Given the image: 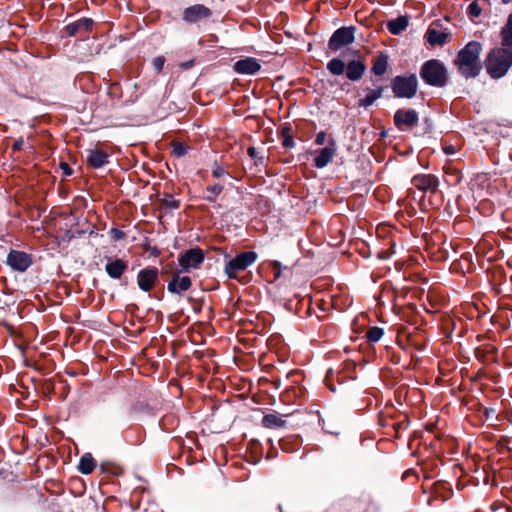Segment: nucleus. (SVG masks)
<instances>
[{
    "mask_svg": "<svg viewBox=\"0 0 512 512\" xmlns=\"http://www.w3.org/2000/svg\"><path fill=\"white\" fill-rule=\"evenodd\" d=\"M500 35L502 47L492 49L485 60L486 71L494 79L505 76L512 65V13L509 14Z\"/></svg>",
    "mask_w": 512,
    "mask_h": 512,
    "instance_id": "1",
    "label": "nucleus"
},
{
    "mask_svg": "<svg viewBox=\"0 0 512 512\" xmlns=\"http://www.w3.org/2000/svg\"><path fill=\"white\" fill-rule=\"evenodd\" d=\"M482 44L478 41L468 42L459 52L454 60L459 73L466 79L477 77L482 70L480 54Z\"/></svg>",
    "mask_w": 512,
    "mask_h": 512,
    "instance_id": "2",
    "label": "nucleus"
},
{
    "mask_svg": "<svg viewBox=\"0 0 512 512\" xmlns=\"http://www.w3.org/2000/svg\"><path fill=\"white\" fill-rule=\"evenodd\" d=\"M420 77L430 86L443 87L447 83V69L441 61L431 59L421 66Z\"/></svg>",
    "mask_w": 512,
    "mask_h": 512,
    "instance_id": "3",
    "label": "nucleus"
},
{
    "mask_svg": "<svg viewBox=\"0 0 512 512\" xmlns=\"http://www.w3.org/2000/svg\"><path fill=\"white\" fill-rule=\"evenodd\" d=\"M391 89L395 97L411 99L418 90V79L415 74L396 76L391 80Z\"/></svg>",
    "mask_w": 512,
    "mask_h": 512,
    "instance_id": "4",
    "label": "nucleus"
},
{
    "mask_svg": "<svg viewBox=\"0 0 512 512\" xmlns=\"http://www.w3.org/2000/svg\"><path fill=\"white\" fill-rule=\"evenodd\" d=\"M257 258L258 255L254 251L242 252L226 263L224 271L230 279H236L238 273L253 265Z\"/></svg>",
    "mask_w": 512,
    "mask_h": 512,
    "instance_id": "5",
    "label": "nucleus"
},
{
    "mask_svg": "<svg viewBox=\"0 0 512 512\" xmlns=\"http://www.w3.org/2000/svg\"><path fill=\"white\" fill-rule=\"evenodd\" d=\"M205 254L200 248H191L179 255L178 261L183 272L197 269L204 262Z\"/></svg>",
    "mask_w": 512,
    "mask_h": 512,
    "instance_id": "6",
    "label": "nucleus"
},
{
    "mask_svg": "<svg viewBox=\"0 0 512 512\" xmlns=\"http://www.w3.org/2000/svg\"><path fill=\"white\" fill-rule=\"evenodd\" d=\"M354 31L355 28L352 26L337 29L329 39L328 48L332 51H338L343 46L353 43L355 39Z\"/></svg>",
    "mask_w": 512,
    "mask_h": 512,
    "instance_id": "7",
    "label": "nucleus"
},
{
    "mask_svg": "<svg viewBox=\"0 0 512 512\" xmlns=\"http://www.w3.org/2000/svg\"><path fill=\"white\" fill-rule=\"evenodd\" d=\"M394 124L400 131L412 129L418 124L419 114L414 109H398L394 113Z\"/></svg>",
    "mask_w": 512,
    "mask_h": 512,
    "instance_id": "8",
    "label": "nucleus"
},
{
    "mask_svg": "<svg viewBox=\"0 0 512 512\" xmlns=\"http://www.w3.org/2000/svg\"><path fill=\"white\" fill-rule=\"evenodd\" d=\"M32 263L31 255L24 251L12 249L7 255V264L14 271L25 272Z\"/></svg>",
    "mask_w": 512,
    "mask_h": 512,
    "instance_id": "9",
    "label": "nucleus"
},
{
    "mask_svg": "<svg viewBox=\"0 0 512 512\" xmlns=\"http://www.w3.org/2000/svg\"><path fill=\"white\" fill-rule=\"evenodd\" d=\"M211 15L212 11L208 7L202 4H195L184 9L182 18L185 22L192 24L208 19Z\"/></svg>",
    "mask_w": 512,
    "mask_h": 512,
    "instance_id": "10",
    "label": "nucleus"
},
{
    "mask_svg": "<svg viewBox=\"0 0 512 512\" xmlns=\"http://www.w3.org/2000/svg\"><path fill=\"white\" fill-rule=\"evenodd\" d=\"M158 269L155 267L144 268L138 272L137 284L144 292L152 290L158 280Z\"/></svg>",
    "mask_w": 512,
    "mask_h": 512,
    "instance_id": "11",
    "label": "nucleus"
},
{
    "mask_svg": "<svg viewBox=\"0 0 512 512\" xmlns=\"http://www.w3.org/2000/svg\"><path fill=\"white\" fill-rule=\"evenodd\" d=\"M337 151L335 139L328 140V146L316 151L317 155L314 159V166L318 169L326 167L333 159Z\"/></svg>",
    "mask_w": 512,
    "mask_h": 512,
    "instance_id": "12",
    "label": "nucleus"
},
{
    "mask_svg": "<svg viewBox=\"0 0 512 512\" xmlns=\"http://www.w3.org/2000/svg\"><path fill=\"white\" fill-rule=\"evenodd\" d=\"M413 186L422 192L435 193L439 187V179L432 174H418L411 180Z\"/></svg>",
    "mask_w": 512,
    "mask_h": 512,
    "instance_id": "13",
    "label": "nucleus"
},
{
    "mask_svg": "<svg viewBox=\"0 0 512 512\" xmlns=\"http://www.w3.org/2000/svg\"><path fill=\"white\" fill-rule=\"evenodd\" d=\"M93 26V19L83 17L75 22L67 24L64 29L66 34L70 37H74L76 35L85 36L92 31Z\"/></svg>",
    "mask_w": 512,
    "mask_h": 512,
    "instance_id": "14",
    "label": "nucleus"
},
{
    "mask_svg": "<svg viewBox=\"0 0 512 512\" xmlns=\"http://www.w3.org/2000/svg\"><path fill=\"white\" fill-rule=\"evenodd\" d=\"M261 69L259 60L253 57H246L236 61L233 70L242 75H254Z\"/></svg>",
    "mask_w": 512,
    "mask_h": 512,
    "instance_id": "15",
    "label": "nucleus"
},
{
    "mask_svg": "<svg viewBox=\"0 0 512 512\" xmlns=\"http://www.w3.org/2000/svg\"><path fill=\"white\" fill-rule=\"evenodd\" d=\"M385 87L374 84V88L366 87L362 89L365 93L363 98L358 100L359 107L368 108L383 96Z\"/></svg>",
    "mask_w": 512,
    "mask_h": 512,
    "instance_id": "16",
    "label": "nucleus"
},
{
    "mask_svg": "<svg viewBox=\"0 0 512 512\" xmlns=\"http://www.w3.org/2000/svg\"><path fill=\"white\" fill-rule=\"evenodd\" d=\"M192 281L189 276L180 277L178 273H174L168 282L167 290L172 294L181 295L183 292L191 288Z\"/></svg>",
    "mask_w": 512,
    "mask_h": 512,
    "instance_id": "17",
    "label": "nucleus"
},
{
    "mask_svg": "<svg viewBox=\"0 0 512 512\" xmlns=\"http://www.w3.org/2000/svg\"><path fill=\"white\" fill-rule=\"evenodd\" d=\"M87 153V164L94 169L102 168L109 162V155L102 150L90 149Z\"/></svg>",
    "mask_w": 512,
    "mask_h": 512,
    "instance_id": "18",
    "label": "nucleus"
},
{
    "mask_svg": "<svg viewBox=\"0 0 512 512\" xmlns=\"http://www.w3.org/2000/svg\"><path fill=\"white\" fill-rule=\"evenodd\" d=\"M366 70L363 62L352 60L347 64L346 76L351 81H358L362 78Z\"/></svg>",
    "mask_w": 512,
    "mask_h": 512,
    "instance_id": "19",
    "label": "nucleus"
},
{
    "mask_svg": "<svg viewBox=\"0 0 512 512\" xmlns=\"http://www.w3.org/2000/svg\"><path fill=\"white\" fill-rule=\"evenodd\" d=\"M126 269L127 264L122 259H115L114 261L108 262L105 266L107 274L113 279H119Z\"/></svg>",
    "mask_w": 512,
    "mask_h": 512,
    "instance_id": "20",
    "label": "nucleus"
},
{
    "mask_svg": "<svg viewBox=\"0 0 512 512\" xmlns=\"http://www.w3.org/2000/svg\"><path fill=\"white\" fill-rule=\"evenodd\" d=\"M408 24L409 19L407 16H399L387 22V29L391 34L399 35L408 27Z\"/></svg>",
    "mask_w": 512,
    "mask_h": 512,
    "instance_id": "21",
    "label": "nucleus"
},
{
    "mask_svg": "<svg viewBox=\"0 0 512 512\" xmlns=\"http://www.w3.org/2000/svg\"><path fill=\"white\" fill-rule=\"evenodd\" d=\"M448 36L446 32H440L431 28H429L426 33L427 42L432 46L445 44Z\"/></svg>",
    "mask_w": 512,
    "mask_h": 512,
    "instance_id": "22",
    "label": "nucleus"
},
{
    "mask_svg": "<svg viewBox=\"0 0 512 512\" xmlns=\"http://www.w3.org/2000/svg\"><path fill=\"white\" fill-rule=\"evenodd\" d=\"M388 67V56L386 53H380L373 61L372 72L381 76L387 71Z\"/></svg>",
    "mask_w": 512,
    "mask_h": 512,
    "instance_id": "23",
    "label": "nucleus"
},
{
    "mask_svg": "<svg viewBox=\"0 0 512 512\" xmlns=\"http://www.w3.org/2000/svg\"><path fill=\"white\" fill-rule=\"evenodd\" d=\"M285 423V420L277 414H266L262 418V425L270 429L284 427Z\"/></svg>",
    "mask_w": 512,
    "mask_h": 512,
    "instance_id": "24",
    "label": "nucleus"
},
{
    "mask_svg": "<svg viewBox=\"0 0 512 512\" xmlns=\"http://www.w3.org/2000/svg\"><path fill=\"white\" fill-rule=\"evenodd\" d=\"M94 468H95V461H94L92 455L89 453L84 454L80 458V461L78 464V470L84 475H89L93 472Z\"/></svg>",
    "mask_w": 512,
    "mask_h": 512,
    "instance_id": "25",
    "label": "nucleus"
},
{
    "mask_svg": "<svg viewBox=\"0 0 512 512\" xmlns=\"http://www.w3.org/2000/svg\"><path fill=\"white\" fill-rule=\"evenodd\" d=\"M346 65L340 58H333L327 64L328 71L335 76H340L344 73Z\"/></svg>",
    "mask_w": 512,
    "mask_h": 512,
    "instance_id": "26",
    "label": "nucleus"
},
{
    "mask_svg": "<svg viewBox=\"0 0 512 512\" xmlns=\"http://www.w3.org/2000/svg\"><path fill=\"white\" fill-rule=\"evenodd\" d=\"M222 191H223V186L220 184H214V185L208 186L205 190L204 198L209 202H215L217 197L221 194Z\"/></svg>",
    "mask_w": 512,
    "mask_h": 512,
    "instance_id": "27",
    "label": "nucleus"
},
{
    "mask_svg": "<svg viewBox=\"0 0 512 512\" xmlns=\"http://www.w3.org/2000/svg\"><path fill=\"white\" fill-rule=\"evenodd\" d=\"M383 335H384L383 328H380L377 326L370 327L366 332V337H367L368 341L371 343L378 342L382 338Z\"/></svg>",
    "mask_w": 512,
    "mask_h": 512,
    "instance_id": "28",
    "label": "nucleus"
},
{
    "mask_svg": "<svg viewBox=\"0 0 512 512\" xmlns=\"http://www.w3.org/2000/svg\"><path fill=\"white\" fill-rule=\"evenodd\" d=\"M188 147L181 142L174 141L172 143V155L180 158L186 155Z\"/></svg>",
    "mask_w": 512,
    "mask_h": 512,
    "instance_id": "29",
    "label": "nucleus"
},
{
    "mask_svg": "<svg viewBox=\"0 0 512 512\" xmlns=\"http://www.w3.org/2000/svg\"><path fill=\"white\" fill-rule=\"evenodd\" d=\"M282 136L284 138L283 142H282V145L285 148H292V147H294L295 142H294L292 136L290 135V129L289 128H284L282 130Z\"/></svg>",
    "mask_w": 512,
    "mask_h": 512,
    "instance_id": "30",
    "label": "nucleus"
},
{
    "mask_svg": "<svg viewBox=\"0 0 512 512\" xmlns=\"http://www.w3.org/2000/svg\"><path fill=\"white\" fill-rule=\"evenodd\" d=\"M481 7L477 1H473L469 4L467 8V12L470 15V17L476 18L481 15Z\"/></svg>",
    "mask_w": 512,
    "mask_h": 512,
    "instance_id": "31",
    "label": "nucleus"
},
{
    "mask_svg": "<svg viewBox=\"0 0 512 512\" xmlns=\"http://www.w3.org/2000/svg\"><path fill=\"white\" fill-rule=\"evenodd\" d=\"M100 470H101V472H103V473H112V474H117V473H118V470H119V467H118V466H116V465H113V464L107 463V462H103V463H101V465H100Z\"/></svg>",
    "mask_w": 512,
    "mask_h": 512,
    "instance_id": "32",
    "label": "nucleus"
},
{
    "mask_svg": "<svg viewBox=\"0 0 512 512\" xmlns=\"http://www.w3.org/2000/svg\"><path fill=\"white\" fill-rule=\"evenodd\" d=\"M165 63V58L163 56H158L153 59L152 66L156 72H161Z\"/></svg>",
    "mask_w": 512,
    "mask_h": 512,
    "instance_id": "33",
    "label": "nucleus"
},
{
    "mask_svg": "<svg viewBox=\"0 0 512 512\" xmlns=\"http://www.w3.org/2000/svg\"><path fill=\"white\" fill-rule=\"evenodd\" d=\"M109 233L112 239L115 241H119L125 238V233L117 228H112Z\"/></svg>",
    "mask_w": 512,
    "mask_h": 512,
    "instance_id": "34",
    "label": "nucleus"
},
{
    "mask_svg": "<svg viewBox=\"0 0 512 512\" xmlns=\"http://www.w3.org/2000/svg\"><path fill=\"white\" fill-rule=\"evenodd\" d=\"M226 173H227V172H226V170H225L223 167H221V166H219V165H217V164H215V166H214V167H213V169H212V175H213V177H215V178H221V177H223Z\"/></svg>",
    "mask_w": 512,
    "mask_h": 512,
    "instance_id": "35",
    "label": "nucleus"
},
{
    "mask_svg": "<svg viewBox=\"0 0 512 512\" xmlns=\"http://www.w3.org/2000/svg\"><path fill=\"white\" fill-rule=\"evenodd\" d=\"M326 140V133L324 131H320L316 134L315 138V144L316 145H323Z\"/></svg>",
    "mask_w": 512,
    "mask_h": 512,
    "instance_id": "36",
    "label": "nucleus"
},
{
    "mask_svg": "<svg viewBox=\"0 0 512 512\" xmlns=\"http://www.w3.org/2000/svg\"><path fill=\"white\" fill-rule=\"evenodd\" d=\"M23 144H24V141H23V139H22V138H20V139L16 140V141L13 143V145H12V149H13V151H19V150H21V149H22V147H23Z\"/></svg>",
    "mask_w": 512,
    "mask_h": 512,
    "instance_id": "37",
    "label": "nucleus"
},
{
    "mask_svg": "<svg viewBox=\"0 0 512 512\" xmlns=\"http://www.w3.org/2000/svg\"><path fill=\"white\" fill-rule=\"evenodd\" d=\"M247 153H248V155H249L251 158H253V159H256V158L258 157V155H257V150H256V148H255V147H249V148L247 149Z\"/></svg>",
    "mask_w": 512,
    "mask_h": 512,
    "instance_id": "38",
    "label": "nucleus"
},
{
    "mask_svg": "<svg viewBox=\"0 0 512 512\" xmlns=\"http://www.w3.org/2000/svg\"><path fill=\"white\" fill-rule=\"evenodd\" d=\"M193 65H194V60H189V61H187V62L181 63V64H180V67H181V68H183V69H185V70H187V69L192 68V67H193Z\"/></svg>",
    "mask_w": 512,
    "mask_h": 512,
    "instance_id": "39",
    "label": "nucleus"
},
{
    "mask_svg": "<svg viewBox=\"0 0 512 512\" xmlns=\"http://www.w3.org/2000/svg\"><path fill=\"white\" fill-rule=\"evenodd\" d=\"M61 168L63 169L64 173L67 175H70L72 173V170L67 163H61Z\"/></svg>",
    "mask_w": 512,
    "mask_h": 512,
    "instance_id": "40",
    "label": "nucleus"
},
{
    "mask_svg": "<svg viewBox=\"0 0 512 512\" xmlns=\"http://www.w3.org/2000/svg\"><path fill=\"white\" fill-rule=\"evenodd\" d=\"M444 152L447 155H451V154H454L455 150H454V147L450 145V146H446L444 148Z\"/></svg>",
    "mask_w": 512,
    "mask_h": 512,
    "instance_id": "41",
    "label": "nucleus"
},
{
    "mask_svg": "<svg viewBox=\"0 0 512 512\" xmlns=\"http://www.w3.org/2000/svg\"><path fill=\"white\" fill-rule=\"evenodd\" d=\"M287 441L285 440H281L280 441V447L282 450L286 451V452H290L291 450L287 447Z\"/></svg>",
    "mask_w": 512,
    "mask_h": 512,
    "instance_id": "42",
    "label": "nucleus"
},
{
    "mask_svg": "<svg viewBox=\"0 0 512 512\" xmlns=\"http://www.w3.org/2000/svg\"><path fill=\"white\" fill-rule=\"evenodd\" d=\"M255 160H256L255 161L256 165H263L264 164V157L263 156L257 157Z\"/></svg>",
    "mask_w": 512,
    "mask_h": 512,
    "instance_id": "43",
    "label": "nucleus"
},
{
    "mask_svg": "<svg viewBox=\"0 0 512 512\" xmlns=\"http://www.w3.org/2000/svg\"><path fill=\"white\" fill-rule=\"evenodd\" d=\"M273 268H274V270L279 269V268H280V263H279V262H277V261H275V262L273 263Z\"/></svg>",
    "mask_w": 512,
    "mask_h": 512,
    "instance_id": "44",
    "label": "nucleus"
},
{
    "mask_svg": "<svg viewBox=\"0 0 512 512\" xmlns=\"http://www.w3.org/2000/svg\"><path fill=\"white\" fill-rule=\"evenodd\" d=\"M500 512H510L508 507H501L498 509Z\"/></svg>",
    "mask_w": 512,
    "mask_h": 512,
    "instance_id": "45",
    "label": "nucleus"
},
{
    "mask_svg": "<svg viewBox=\"0 0 512 512\" xmlns=\"http://www.w3.org/2000/svg\"><path fill=\"white\" fill-rule=\"evenodd\" d=\"M170 206L173 207V208H177L178 207V203L173 200V201H171Z\"/></svg>",
    "mask_w": 512,
    "mask_h": 512,
    "instance_id": "46",
    "label": "nucleus"
},
{
    "mask_svg": "<svg viewBox=\"0 0 512 512\" xmlns=\"http://www.w3.org/2000/svg\"><path fill=\"white\" fill-rule=\"evenodd\" d=\"M510 2H512V0H502V3H504V4H508Z\"/></svg>",
    "mask_w": 512,
    "mask_h": 512,
    "instance_id": "47",
    "label": "nucleus"
}]
</instances>
